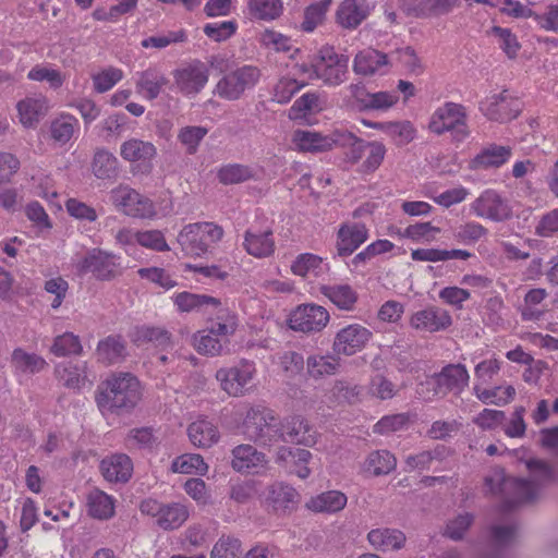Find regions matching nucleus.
<instances>
[{
	"label": "nucleus",
	"instance_id": "10",
	"mask_svg": "<svg viewBox=\"0 0 558 558\" xmlns=\"http://www.w3.org/2000/svg\"><path fill=\"white\" fill-rule=\"evenodd\" d=\"M172 77L174 86L182 95L196 96L208 83L209 66L199 60H193L173 70Z\"/></svg>",
	"mask_w": 558,
	"mask_h": 558
},
{
	"label": "nucleus",
	"instance_id": "35",
	"mask_svg": "<svg viewBox=\"0 0 558 558\" xmlns=\"http://www.w3.org/2000/svg\"><path fill=\"white\" fill-rule=\"evenodd\" d=\"M387 54L368 48L360 51L354 59L353 70L360 75H374L381 66L387 65Z\"/></svg>",
	"mask_w": 558,
	"mask_h": 558
},
{
	"label": "nucleus",
	"instance_id": "2",
	"mask_svg": "<svg viewBox=\"0 0 558 558\" xmlns=\"http://www.w3.org/2000/svg\"><path fill=\"white\" fill-rule=\"evenodd\" d=\"M484 483L487 492L504 495L501 512H510L519 504L532 501L536 497L537 487L534 482L507 477L502 469H495L485 477Z\"/></svg>",
	"mask_w": 558,
	"mask_h": 558
},
{
	"label": "nucleus",
	"instance_id": "51",
	"mask_svg": "<svg viewBox=\"0 0 558 558\" xmlns=\"http://www.w3.org/2000/svg\"><path fill=\"white\" fill-rule=\"evenodd\" d=\"M207 132L208 130L204 126H184L179 131L178 140L186 147V153L193 155L196 153L199 143L206 136Z\"/></svg>",
	"mask_w": 558,
	"mask_h": 558
},
{
	"label": "nucleus",
	"instance_id": "48",
	"mask_svg": "<svg viewBox=\"0 0 558 558\" xmlns=\"http://www.w3.org/2000/svg\"><path fill=\"white\" fill-rule=\"evenodd\" d=\"M330 4L331 0H320L319 2L308 5L304 12L301 31L311 33L317 25L322 24Z\"/></svg>",
	"mask_w": 558,
	"mask_h": 558
},
{
	"label": "nucleus",
	"instance_id": "12",
	"mask_svg": "<svg viewBox=\"0 0 558 558\" xmlns=\"http://www.w3.org/2000/svg\"><path fill=\"white\" fill-rule=\"evenodd\" d=\"M256 374L254 362L242 360L239 364L220 368L216 373V378L220 383L221 389L229 396H243L248 385Z\"/></svg>",
	"mask_w": 558,
	"mask_h": 558
},
{
	"label": "nucleus",
	"instance_id": "58",
	"mask_svg": "<svg viewBox=\"0 0 558 558\" xmlns=\"http://www.w3.org/2000/svg\"><path fill=\"white\" fill-rule=\"evenodd\" d=\"M303 86L304 83H299L294 78L282 77L274 88V99L279 104H287Z\"/></svg>",
	"mask_w": 558,
	"mask_h": 558
},
{
	"label": "nucleus",
	"instance_id": "56",
	"mask_svg": "<svg viewBox=\"0 0 558 558\" xmlns=\"http://www.w3.org/2000/svg\"><path fill=\"white\" fill-rule=\"evenodd\" d=\"M135 240L140 245L157 252H167L170 250L162 232L159 230L136 232Z\"/></svg>",
	"mask_w": 558,
	"mask_h": 558
},
{
	"label": "nucleus",
	"instance_id": "26",
	"mask_svg": "<svg viewBox=\"0 0 558 558\" xmlns=\"http://www.w3.org/2000/svg\"><path fill=\"white\" fill-rule=\"evenodd\" d=\"M367 239L364 225L342 226L338 231L337 251L339 256L351 255Z\"/></svg>",
	"mask_w": 558,
	"mask_h": 558
},
{
	"label": "nucleus",
	"instance_id": "1",
	"mask_svg": "<svg viewBox=\"0 0 558 558\" xmlns=\"http://www.w3.org/2000/svg\"><path fill=\"white\" fill-rule=\"evenodd\" d=\"M95 399L104 414L129 412L141 399L140 381L131 373L114 374L98 386Z\"/></svg>",
	"mask_w": 558,
	"mask_h": 558
},
{
	"label": "nucleus",
	"instance_id": "44",
	"mask_svg": "<svg viewBox=\"0 0 558 558\" xmlns=\"http://www.w3.org/2000/svg\"><path fill=\"white\" fill-rule=\"evenodd\" d=\"M13 366L23 373H39L47 367V362L35 353H27L23 349H15L12 353Z\"/></svg>",
	"mask_w": 558,
	"mask_h": 558
},
{
	"label": "nucleus",
	"instance_id": "39",
	"mask_svg": "<svg viewBox=\"0 0 558 558\" xmlns=\"http://www.w3.org/2000/svg\"><path fill=\"white\" fill-rule=\"evenodd\" d=\"M120 155L126 161L146 162L156 156V147L150 142L131 138L121 145Z\"/></svg>",
	"mask_w": 558,
	"mask_h": 558
},
{
	"label": "nucleus",
	"instance_id": "42",
	"mask_svg": "<svg viewBox=\"0 0 558 558\" xmlns=\"http://www.w3.org/2000/svg\"><path fill=\"white\" fill-rule=\"evenodd\" d=\"M92 169L98 179H112L118 174V159L109 150L98 149L94 155Z\"/></svg>",
	"mask_w": 558,
	"mask_h": 558
},
{
	"label": "nucleus",
	"instance_id": "31",
	"mask_svg": "<svg viewBox=\"0 0 558 558\" xmlns=\"http://www.w3.org/2000/svg\"><path fill=\"white\" fill-rule=\"evenodd\" d=\"M243 246L247 254L254 257L263 258L270 256L275 252L272 231L267 230L256 233L247 230L244 234Z\"/></svg>",
	"mask_w": 558,
	"mask_h": 558
},
{
	"label": "nucleus",
	"instance_id": "38",
	"mask_svg": "<svg viewBox=\"0 0 558 558\" xmlns=\"http://www.w3.org/2000/svg\"><path fill=\"white\" fill-rule=\"evenodd\" d=\"M133 341L137 345L151 342L155 347L166 350L172 348L171 335L168 330L160 327L142 326L137 327L133 333Z\"/></svg>",
	"mask_w": 558,
	"mask_h": 558
},
{
	"label": "nucleus",
	"instance_id": "22",
	"mask_svg": "<svg viewBox=\"0 0 558 558\" xmlns=\"http://www.w3.org/2000/svg\"><path fill=\"white\" fill-rule=\"evenodd\" d=\"M298 492L284 483H274L267 488L266 502L275 512L294 509L299 502Z\"/></svg>",
	"mask_w": 558,
	"mask_h": 558
},
{
	"label": "nucleus",
	"instance_id": "8",
	"mask_svg": "<svg viewBox=\"0 0 558 558\" xmlns=\"http://www.w3.org/2000/svg\"><path fill=\"white\" fill-rule=\"evenodd\" d=\"M259 76L260 72L256 66L244 65L221 77L216 85L215 93L220 98L236 100L246 89L256 85Z\"/></svg>",
	"mask_w": 558,
	"mask_h": 558
},
{
	"label": "nucleus",
	"instance_id": "23",
	"mask_svg": "<svg viewBox=\"0 0 558 558\" xmlns=\"http://www.w3.org/2000/svg\"><path fill=\"white\" fill-rule=\"evenodd\" d=\"M100 471L104 477L109 482L125 483L132 475L133 463L129 456L117 453L101 461Z\"/></svg>",
	"mask_w": 558,
	"mask_h": 558
},
{
	"label": "nucleus",
	"instance_id": "28",
	"mask_svg": "<svg viewBox=\"0 0 558 558\" xmlns=\"http://www.w3.org/2000/svg\"><path fill=\"white\" fill-rule=\"evenodd\" d=\"M312 458V453L306 449L290 448L287 446H280L275 456V462L288 469L291 463H301L300 469L294 470L295 474L300 478L308 477L311 470L307 466L308 461Z\"/></svg>",
	"mask_w": 558,
	"mask_h": 558
},
{
	"label": "nucleus",
	"instance_id": "20",
	"mask_svg": "<svg viewBox=\"0 0 558 558\" xmlns=\"http://www.w3.org/2000/svg\"><path fill=\"white\" fill-rule=\"evenodd\" d=\"M472 208L476 216L490 219L493 221H502L510 216V208L507 203L493 190L483 192L477 197Z\"/></svg>",
	"mask_w": 558,
	"mask_h": 558
},
{
	"label": "nucleus",
	"instance_id": "50",
	"mask_svg": "<svg viewBox=\"0 0 558 558\" xmlns=\"http://www.w3.org/2000/svg\"><path fill=\"white\" fill-rule=\"evenodd\" d=\"M252 14L259 20H275L283 10L281 0H250Z\"/></svg>",
	"mask_w": 558,
	"mask_h": 558
},
{
	"label": "nucleus",
	"instance_id": "45",
	"mask_svg": "<svg viewBox=\"0 0 558 558\" xmlns=\"http://www.w3.org/2000/svg\"><path fill=\"white\" fill-rule=\"evenodd\" d=\"M218 180L225 185L239 184L254 178L251 167L240 163H231L221 167L217 173Z\"/></svg>",
	"mask_w": 558,
	"mask_h": 558
},
{
	"label": "nucleus",
	"instance_id": "57",
	"mask_svg": "<svg viewBox=\"0 0 558 558\" xmlns=\"http://www.w3.org/2000/svg\"><path fill=\"white\" fill-rule=\"evenodd\" d=\"M378 126L391 136L399 138L398 144L410 143L414 138V128L409 121L378 123Z\"/></svg>",
	"mask_w": 558,
	"mask_h": 558
},
{
	"label": "nucleus",
	"instance_id": "55",
	"mask_svg": "<svg viewBox=\"0 0 558 558\" xmlns=\"http://www.w3.org/2000/svg\"><path fill=\"white\" fill-rule=\"evenodd\" d=\"M75 122L76 119L71 116L56 119L50 125L51 137L58 143H68L73 136Z\"/></svg>",
	"mask_w": 558,
	"mask_h": 558
},
{
	"label": "nucleus",
	"instance_id": "27",
	"mask_svg": "<svg viewBox=\"0 0 558 558\" xmlns=\"http://www.w3.org/2000/svg\"><path fill=\"white\" fill-rule=\"evenodd\" d=\"M191 442L199 448H210L220 438L217 426L207 418H198L187 428Z\"/></svg>",
	"mask_w": 558,
	"mask_h": 558
},
{
	"label": "nucleus",
	"instance_id": "43",
	"mask_svg": "<svg viewBox=\"0 0 558 558\" xmlns=\"http://www.w3.org/2000/svg\"><path fill=\"white\" fill-rule=\"evenodd\" d=\"M174 304L178 306L180 312L189 313L205 305H213L217 307L220 305V300L205 294L181 292L175 295Z\"/></svg>",
	"mask_w": 558,
	"mask_h": 558
},
{
	"label": "nucleus",
	"instance_id": "49",
	"mask_svg": "<svg viewBox=\"0 0 558 558\" xmlns=\"http://www.w3.org/2000/svg\"><path fill=\"white\" fill-rule=\"evenodd\" d=\"M193 345L199 354L205 355H219L223 350V344L220 339L214 336L210 331H198L193 337Z\"/></svg>",
	"mask_w": 558,
	"mask_h": 558
},
{
	"label": "nucleus",
	"instance_id": "5",
	"mask_svg": "<svg viewBox=\"0 0 558 558\" xmlns=\"http://www.w3.org/2000/svg\"><path fill=\"white\" fill-rule=\"evenodd\" d=\"M428 129L437 135L451 132L458 142L465 140L470 134L465 108L460 104L446 102L432 114Z\"/></svg>",
	"mask_w": 558,
	"mask_h": 558
},
{
	"label": "nucleus",
	"instance_id": "32",
	"mask_svg": "<svg viewBox=\"0 0 558 558\" xmlns=\"http://www.w3.org/2000/svg\"><path fill=\"white\" fill-rule=\"evenodd\" d=\"M397 466V459L388 450L372 451L363 463V472L378 477L391 473Z\"/></svg>",
	"mask_w": 558,
	"mask_h": 558
},
{
	"label": "nucleus",
	"instance_id": "62",
	"mask_svg": "<svg viewBox=\"0 0 558 558\" xmlns=\"http://www.w3.org/2000/svg\"><path fill=\"white\" fill-rule=\"evenodd\" d=\"M366 147L368 148V155L362 167L364 172L372 173L381 165L386 155V147L380 142L368 143Z\"/></svg>",
	"mask_w": 558,
	"mask_h": 558
},
{
	"label": "nucleus",
	"instance_id": "24",
	"mask_svg": "<svg viewBox=\"0 0 558 558\" xmlns=\"http://www.w3.org/2000/svg\"><path fill=\"white\" fill-rule=\"evenodd\" d=\"M231 466L236 472H244L267 464L265 453L248 444L235 446L231 450Z\"/></svg>",
	"mask_w": 558,
	"mask_h": 558
},
{
	"label": "nucleus",
	"instance_id": "37",
	"mask_svg": "<svg viewBox=\"0 0 558 558\" xmlns=\"http://www.w3.org/2000/svg\"><path fill=\"white\" fill-rule=\"evenodd\" d=\"M347 505V496L339 490H329L312 497L306 507L314 512H337Z\"/></svg>",
	"mask_w": 558,
	"mask_h": 558
},
{
	"label": "nucleus",
	"instance_id": "15",
	"mask_svg": "<svg viewBox=\"0 0 558 558\" xmlns=\"http://www.w3.org/2000/svg\"><path fill=\"white\" fill-rule=\"evenodd\" d=\"M483 114L490 121L509 122L521 112V102L502 92L499 95L487 97L480 107Z\"/></svg>",
	"mask_w": 558,
	"mask_h": 558
},
{
	"label": "nucleus",
	"instance_id": "60",
	"mask_svg": "<svg viewBox=\"0 0 558 558\" xmlns=\"http://www.w3.org/2000/svg\"><path fill=\"white\" fill-rule=\"evenodd\" d=\"M518 535V526L515 524H494L489 529L490 541L498 547L511 544Z\"/></svg>",
	"mask_w": 558,
	"mask_h": 558
},
{
	"label": "nucleus",
	"instance_id": "4",
	"mask_svg": "<svg viewBox=\"0 0 558 558\" xmlns=\"http://www.w3.org/2000/svg\"><path fill=\"white\" fill-rule=\"evenodd\" d=\"M223 236L222 227L214 222H194L183 227L177 242L186 256H203Z\"/></svg>",
	"mask_w": 558,
	"mask_h": 558
},
{
	"label": "nucleus",
	"instance_id": "18",
	"mask_svg": "<svg viewBox=\"0 0 558 558\" xmlns=\"http://www.w3.org/2000/svg\"><path fill=\"white\" fill-rule=\"evenodd\" d=\"M282 442H291L312 447L317 441V434L308 421L299 414L288 415L281 418Z\"/></svg>",
	"mask_w": 558,
	"mask_h": 558
},
{
	"label": "nucleus",
	"instance_id": "63",
	"mask_svg": "<svg viewBox=\"0 0 558 558\" xmlns=\"http://www.w3.org/2000/svg\"><path fill=\"white\" fill-rule=\"evenodd\" d=\"M122 78V71L109 68L93 76L94 87L98 93L111 89Z\"/></svg>",
	"mask_w": 558,
	"mask_h": 558
},
{
	"label": "nucleus",
	"instance_id": "7",
	"mask_svg": "<svg viewBox=\"0 0 558 558\" xmlns=\"http://www.w3.org/2000/svg\"><path fill=\"white\" fill-rule=\"evenodd\" d=\"M348 61V57L338 54L332 47H323L314 59L313 72L325 84L337 86L345 80Z\"/></svg>",
	"mask_w": 558,
	"mask_h": 558
},
{
	"label": "nucleus",
	"instance_id": "21",
	"mask_svg": "<svg viewBox=\"0 0 558 558\" xmlns=\"http://www.w3.org/2000/svg\"><path fill=\"white\" fill-rule=\"evenodd\" d=\"M449 313L437 306H428L415 312L410 318V325L416 330L436 332L451 325Z\"/></svg>",
	"mask_w": 558,
	"mask_h": 558
},
{
	"label": "nucleus",
	"instance_id": "34",
	"mask_svg": "<svg viewBox=\"0 0 558 558\" xmlns=\"http://www.w3.org/2000/svg\"><path fill=\"white\" fill-rule=\"evenodd\" d=\"M367 539L373 547L385 551L402 548L407 537L404 533L399 530L375 529L368 533Z\"/></svg>",
	"mask_w": 558,
	"mask_h": 558
},
{
	"label": "nucleus",
	"instance_id": "54",
	"mask_svg": "<svg viewBox=\"0 0 558 558\" xmlns=\"http://www.w3.org/2000/svg\"><path fill=\"white\" fill-rule=\"evenodd\" d=\"M320 110L319 97L315 93H306L294 101L290 108V118L298 119Z\"/></svg>",
	"mask_w": 558,
	"mask_h": 558
},
{
	"label": "nucleus",
	"instance_id": "9",
	"mask_svg": "<svg viewBox=\"0 0 558 558\" xmlns=\"http://www.w3.org/2000/svg\"><path fill=\"white\" fill-rule=\"evenodd\" d=\"M140 510L143 514L154 518L156 524L165 531L180 527L189 518V511L184 505L161 504L151 498L143 500Z\"/></svg>",
	"mask_w": 558,
	"mask_h": 558
},
{
	"label": "nucleus",
	"instance_id": "40",
	"mask_svg": "<svg viewBox=\"0 0 558 558\" xmlns=\"http://www.w3.org/2000/svg\"><path fill=\"white\" fill-rule=\"evenodd\" d=\"M98 360L106 364H114L126 355L125 342L120 336H109L97 347Z\"/></svg>",
	"mask_w": 558,
	"mask_h": 558
},
{
	"label": "nucleus",
	"instance_id": "6",
	"mask_svg": "<svg viewBox=\"0 0 558 558\" xmlns=\"http://www.w3.org/2000/svg\"><path fill=\"white\" fill-rule=\"evenodd\" d=\"M355 135L347 130H335L328 135L318 132L298 130L293 142L302 151H326L333 147H344L355 142Z\"/></svg>",
	"mask_w": 558,
	"mask_h": 558
},
{
	"label": "nucleus",
	"instance_id": "11",
	"mask_svg": "<svg viewBox=\"0 0 558 558\" xmlns=\"http://www.w3.org/2000/svg\"><path fill=\"white\" fill-rule=\"evenodd\" d=\"M328 311L313 303L296 306L289 315L288 326L290 329L303 333L322 331L329 323Z\"/></svg>",
	"mask_w": 558,
	"mask_h": 558
},
{
	"label": "nucleus",
	"instance_id": "19",
	"mask_svg": "<svg viewBox=\"0 0 558 558\" xmlns=\"http://www.w3.org/2000/svg\"><path fill=\"white\" fill-rule=\"evenodd\" d=\"M373 9L374 3L368 0H343L337 9L336 21L344 29H355Z\"/></svg>",
	"mask_w": 558,
	"mask_h": 558
},
{
	"label": "nucleus",
	"instance_id": "61",
	"mask_svg": "<svg viewBox=\"0 0 558 558\" xmlns=\"http://www.w3.org/2000/svg\"><path fill=\"white\" fill-rule=\"evenodd\" d=\"M474 521L473 514L465 512L449 521L446 527V535L453 541L462 539L464 533Z\"/></svg>",
	"mask_w": 558,
	"mask_h": 558
},
{
	"label": "nucleus",
	"instance_id": "30",
	"mask_svg": "<svg viewBox=\"0 0 558 558\" xmlns=\"http://www.w3.org/2000/svg\"><path fill=\"white\" fill-rule=\"evenodd\" d=\"M168 83L169 80L160 71L149 68L138 74L136 89L144 98L154 100Z\"/></svg>",
	"mask_w": 558,
	"mask_h": 558
},
{
	"label": "nucleus",
	"instance_id": "52",
	"mask_svg": "<svg viewBox=\"0 0 558 558\" xmlns=\"http://www.w3.org/2000/svg\"><path fill=\"white\" fill-rule=\"evenodd\" d=\"M306 365L310 376L314 378H318L325 375H332L336 373L339 366L335 359L319 355L308 356Z\"/></svg>",
	"mask_w": 558,
	"mask_h": 558
},
{
	"label": "nucleus",
	"instance_id": "33",
	"mask_svg": "<svg viewBox=\"0 0 558 558\" xmlns=\"http://www.w3.org/2000/svg\"><path fill=\"white\" fill-rule=\"evenodd\" d=\"M17 111L21 123L34 128L47 114V101L45 98H26L17 104Z\"/></svg>",
	"mask_w": 558,
	"mask_h": 558
},
{
	"label": "nucleus",
	"instance_id": "3",
	"mask_svg": "<svg viewBox=\"0 0 558 558\" xmlns=\"http://www.w3.org/2000/svg\"><path fill=\"white\" fill-rule=\"evenodd\" d=\"M243 426L247 437L259 446H274L282 442L281 418L268 408H250L244 416Z\"/></svg>",
	"mask_w": 558,
	"mask_h": 558
},
{
	"label": "nucleus",
	"instance_id": "14",
	"mask_svg": "<svg viewBox=\"0 0 558 558\" xmlns=\"http://www.w3.org/2000/svg\"><path fill=\"white\" fill-rule=\"evenodd\" d=\"M430 378L435 384V393L446 396L449 392H454L460 395L469 385L470 374L465 365L457 363L445 365Z\"/></svg>",
	"mask_w": 558,
	"mask_h": 558
},
{
	"label": "nucleus",
	"instance_id": "16",
	"mask_svg": "<svg viewBox=\"0 0 558 558\" xmlns=\"http://www.w3.org/2000/svg\"><path fill=\"white\" fill-rule=\"evenodd\" d=\"M81 269L102 281L113 280L122 272L116 256L101 250L89 252L82 260Z\"/></svg>",
	"mask_w": 558,
	"mask_h": 558
},
{
	"label": "nucleus",
	"instance_id": "36",
	"mask_svg": "<svg viewBox=\"0 0 558 558\" xmlns=\"http://www.w3.org/2000/svg\"><path fill=\"white\" fill-rule=\"evenodd\" d=\"M54 375L69 389H80L87 380L84 364H73L71 362L58 364L54 368Z\"/></svg>",
	"mask_w": 558,
	"mask_h": 558
},
{
	"label": "nucleus",
	"instance_id": "59",
	"mask_svg": "<svg viewBox=\"0 0 558 558\" xmlns=\"http://www.w3.org/2000/svg\"><path fill=\"white\" fill-rule=\"evenodd\" d=\"M241 543L236 538H220L214 546L210 558H240Z\"/></svg>",
	"mask_w": 558,
	"mask_h": 558
},
{
	"label": "nucleus",
	"instance_id": "47",
	"mask_svg": "<svg viewBox=\"0 0 558 558\" xmlns=\"http://www.w3.org/2000/svg\"><path fill=\"white\" fill-rule=\"evenodd\" d=\"M83 348L78 336L72 332H64L53 339L50 352L56 356H66L71 354H81Z\"/></svg>",
	"mask_w": 558,
	"mask_h": 558
},
{
	"label": "nucleus",
	"instance_id": "29",
	"mask_svg": "<svg viewBox=\"0 0 558 558\" xmlns=\"http://www.w3.org/2000/svg\"><path fill=\"white\" fill-rule=\"evenodd\" d=\"M319 292L342 311H352L357 302L356 291L348 283L323 284Z\"/></svg>",
	"mask_w": 558,
	"mask_h": 558
},
{
	"label": "nucleus",
	"instance_id": "25",
	"mask_svg": "<svg viewBox=\"0 0 558 558\" xmlns=\"http://www.w3.org/2000/svg\"><path fill=\"white\" fill-rule=\"evenodd\" d=\"M511 155L510 146L489 144L470 161V168L473 170L498 168L507 162Z\"/></svg>",
	"mask_w": 558,
	"mask_h": 558
},
{
	"label": "nucleus",
	"instance_id": "64",
	"mask_svg": "<svg viewBox=\"0 0 558 558\" xmlns=\"http://www.w3.org/2000/svg\"><path fill=\"white\" fill-rule=\"evenodd\" d=\"M280 365L288 376H295L302 373L304 368V357L295 351H286L280 357Z\"/></svg>",
	"mask_w": 558,
	"mask_h": 558
},
{
	"label": "nucleus",
	"instance_id": "41",
	"mask_svg": "<svg viewBox=\"0 0 558 558\" xmlns=\"http://www.w3.org/2000/svg\"><path fill=\"white\" fill-rule=\"evenodd\" d=\"M88 513L96 519L106 520L113 515V499L99 489H93L87 496Z\"/></svg>",
	"mask_w": 558,
	"mask_h": 558
},
{
	"label": "nucleus",
	"instance_id": "17",
	"mask_svg": "<svg viewBox=\"0 0 558 558\" xmlns=\"http://www.w3.org/2000/svg\"><path fill=\"white\" fill-rule=\"evenodd\" d=\"M371 337L372 332L366 327L348 325L337 332L332 349L337 354L353 355L366 345Z\"/></svg>",
	"mask_w": 558,
	"mask_h": 558
},
{
	"label": "nucleus",
	"instance_id": "46",
	"mask_svg": "<svg viewBox=\"0 0 558 558\" xmlns=\"http://www.w3.org/2000/svg\"><path fill=\"white\" fill-rule=\"evenodd\" d=\"M207 469L203 457L196 453L182 454L174 459L171 465L173 472L182 474H205Z\"/></svg>",
	"mask_w": 558,
	"mask_h": 558
},
{
	"label": "nucleus",
	"instance_id": "53",
	"mask_svg": "<svg viewBox=\"0 0 558 558\" xmlns=\"http://www.w3.org/2000/svg\"><path fill=\"white\" fill-rule=\"evenodd\" d=\"M410 423L408 413H397L381 417L374 426L376 434H389L404 429Z\"/></svg>",
	"mask_w": 558,
	"mask_h": 558
},
{
	"label": "nucleus",
	"instance_id": "13",
	"mask_svg": "<svg viewBox=\"0 0 558 558\" xmlns=\"http://www.w3.org/2000/svg\"><path fill=\"white\" fill-rule=\"evenodd\" d=\"M109 198L112 205L128 216L146 218L154 214L153 203L126 185L111 190Z\"/></svg>",
	"mask_w": 558,
	"mask_h": 558
}]
</instances>
